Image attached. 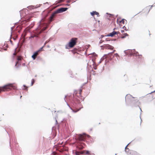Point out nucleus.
<instances>
[{"label": "nucleus", "mask_w": 155, "mask_h": 155, "mask_svg": "<svg viewBox=\"0 0 155 155\" xmlns=\"http://www.w3.org/2000/svg\"><path fill=\"white\" fill-rule=\"evenodd\" d=\"M67 97V96H65V98H66Z\"/></svg>", "instance_id": "e433bc0d"}, {"label": "nucleus", "mask_w": 155, "mask_h": 155, "mask_svg": "<svg viewBox=\"0 0 155 155\" xmlns=\"http://www.w3.org/2000/svg\"><path fill=\"white\" fill-rule=\"evenodd\" d=\"M104 47L105 48L107 49L112 50L114 48L113 46L108 44L105 45Z\"/></svg>", "instance_id": "9d476101"}, {"label": "nucleus", "mask_w": 155, "mask_h": 155, "mask_svg": "<svg viewBox=\"0 0 155 155\" xmlns=\"http://www.w3.org/2000/svg\"><path fill=\"white\" fill-rule=\"evenodd\" d=\"M48 41H46L45 43V45L48 43Z\"/></svg>", "instance_id": "2f4dec72"}, {"label": "nucleus", "mask_w": 155, "mask_h": 155, "mask_svg": "<svg viewBox=\"0 0 155 155\" xmlns=\"http://www.w3.org/2000/svg\"><path fill=\"white\" fill-rule=\"evenodd\" d=\"M90 137V136L89 135H86L85 134H82L78 135L76 137V138L77 140L80 141H84L87 137Z\"/></svg>", "instance_id": "20e7f679"}, {"label": "nucleus", "mask_w": 155, "mask_h": 155, "mask_svg": "<svg viewBox=\"0 0 155 155\" xmlns=\"http://www.w3.org/2000/svg\"><path fill=\"white\" fill-rule=\"evenodd\" d=\"M35 82V80H34V79H32L31 81V86H32L33 85V84H34Z\"/></svg>", "instance_id": "6ab92c4d"}, {"label": "nucleus", "mask_w": 155, "mask_h": 155, "mask_svg": "<svg viewBox=\"0 0 155 155\" xmlns=\"http://www.w3.org/2000/svg\"><path fill=\"white\" fill-rule=\"evenodd\" d=\"M22 58L21 56H18L17 58V60L18 61H20L21 60Z\"/></svg>", "instance_id": "412c9836"}, {"label": "nucleus", "mask_w": 155, "mask_h": 155, "mask_svg": "<svg viewBox=\"0 0 155 155\" xmlns=\"http://www.w3.org/2000/svg\"><path fill=\"white\" fill-rule=\"evenodd\" d=\"M80 154H83L85 153V151H83L80 152Z\"/></svg>", "instance_id": "5701e85b"}, {"label": "nucleus", "mask_w": 155, "mask_h": 155, "mask_svg": "<svg viewBox=\"0 0 155 155\" xmlns=\"http://www.w3.org/2000/svg\"><path fill=\"white\" fill-rule=\"evenodd\" d=\"M76 50H77L76 49H74V50H72L73 52L74 53L76 52Z\"/></svg>", "instance_id": "393cba45"}, {"label": "nucleus", "mask_w": 155, "mask_h": 155, "mask_svg": "<svg viewBox=\"0 0 155 155\" xmlns=\"http://www.w3.org/2000/svg\"><path fill=\"white\" fill-rule=\"evenodd\" d=\"M114 56H116V57H119L118 54L117 53L115 54H114Z\"/></svg>", "instance_id": "a878e982"}, {"label": "nucleus", "mask_w": 155, "mask_h": 155, "mask_svg": "<svg viewBox=\"0 0 155 155\" xmlns=\"http://www.w3.org/2000/svg\"><path fill=\"white\" fill-rule=\"evenodd\" d=\"M116 34H117V35H118V34L120 35V33L119 31H117V32L116 31Z\"/></svg>", "instance_id": "bb28decb"}, {"label": "nucleus", "mask_w": 155, "mask_h": 155, "mask_svg": "<svg viewBox=\"0 0 155 155\" xmlns=\"http://www.w3.org/2000/svg\"><path fill=\"white\" fill-rule=\"evenodd\" d=\"M12 89H15V86L12 84H8L3 86L0 87V94L2 92L8 91Z\"/></svg>", "instance_id": "f03ea898"}, {"label": "nucleus", "mask_w": 155, "mask_h": 155, "mask_svg": "<svg viewBox=\"0 0 155 155\" xmlns=\"http://www.w3.org/2000/svg\"><path fill=\"white\" fill-rule=\"evenodd\" d=\"M32 38H33L34 37V36H32L31 37Z\"/></svg>", "instance_id": "c9c22d12"}, {"label": "nucleus", "mask_w": 155, "mask_h": 155, "mask_svg": "<svg viewBox=\"0 0 155 155\" xmlns=\"http://www.w3.org/2000/svg\"><path fill=\"white\" fill-rule=\"evenodd\" d=\"M45 17L43 18L40 22L39 26L38 28V29H40L41 27L43 26V27L41 29L39 33H41L43 31H45L48 28V24L45 23Z\"/></svg>", "instance_id": "7ed1b4c3"}, {"label": "nucleus", "mask_w": 155, "mask_h": 155, "mask_svg": "<svg viewBox=\"0 0 155 155\" xmlns=\"http://www.w3.org/2000/svg\"><path fill=\"white\" fill-rule=\"evenodd\" d=\"M24 87H26V86H25V85H24Z\"/></svg>", "instance_id": "f704fd0d"}, {"label": "nucleus", "mask_w": 155, "mask_h": 155, "mask_svg": "<svg viewBox=\"0 0 155 155\" xmlns=\"http://www.w3.org/2000/svg\"><path fill=\"white\" fill-rule=\"evenodd\" d=\"M83 145H84V146L85 145V144L84 143H83L80 142L79 143L78 146V148L80 150L84 148V147L83 146Z\"/></svg>", "instance_id": "9b49d317"}, {"label": "nucleus", "mask_w": 155, "mask_h": 155, "mask_svg": "<svg viewBox=\"0 0 155 155\" xmlns=\"http://www.w3.org/2000/svg\"><path fill=\"white\" fill-rule=\"evenodd\" d=\"M125 101L132 106H135L139 102L137 98L133 97L132 95L129 94L126 95Z\"/></svg>", "instance_id": "f257e3e1"}, {"label": "nucleus", "mask_w": 155, "mask_h": 155, "mask_svg": "<svg viewBox=\"0 0 155 155\" xmlns=\"http://www.w3.org/2000/svg\"><path fill=\"white\" fill-rule=\"evenodd\" d=\"M128 35L127 33H124L123 35L121 36V38H124L126 37L127 36H128Z\"/></svg>", "instance_id": "dca6fc26"}, {"label": "nucleus", "mask_w": 155, "mask_h": 155, "mask_svg": "<svg viewBox=\"0 0 155 155\" xmlns=\"http://www.w3.org/2000/svg\"><path fill=\"white\" fill-rule=\"evenodd\" d=\"M82 90H83V87H81L79 90L78 94H79V96H81V92H82Z\"/></svg>", "instance_id": "f3484780"}, {"label": "nucleus", "mask_w": 155, "mask_h": 155, "mask_svg": "<svg viewBox=\"0 0 155 155\" xmlns=\"http://www.w3.org/2000/svg\"><path fill=\"white\" fill-rule=\"evenodd\" d=\"M24 34V36H25L26 35V32H25Z\"/></svg>", "instance_id": "7c9ffc66"}, {"label": "nucleus", "mask_w": 155, "mask_h": 155, "mask_svg": "<svg viewBox=\"0 0 155 155\" xmlns=\"http://www.w3.org/2000/svg\"><path fill=\"white\" fill-rule=\"evenodd\" d=\"M64 0H58V1H57V3H61L62 2L64 1Z\"/></svg>", "instance_id": "4be33fe9"}, {"label": "nucleus", "mask_w": 155, "mask_h": 155, "mask_svg": "<svg viewBox=\"0 0 155 155\" xmlns=\"http://www.w3.org/2000/svg\"><path fill=\"white\" fill-rule=\"evenodd\" d=\"M53 154L54 155H56V153L54 152H53Z\"/></svg>", "instance_id": "cd10ccee"}, {"label": "nucleus", "mask_w": 155, "mask_h": 155, "mask_svg": "<svg viewBox=\"0 0 155 155\" xmlns=\"http://www.w3.org/2000/svg\"><path fill=\"white\" fill-rule=\"evenodd\" d=\"M43 47H42L39 50H38L36 52H35L33 54L32 56V58L34 59L35 60L37 56V55L41 51Z\"/></svg>", "instance_id": "0eeeda50"}, {"label": "nucleus", "mask_w": 155, "mask_h": 155, "mask_svg": "<svg viewBox=\"0 0 155 155\" xmlns=\"http://www.w3.org/2000/svg\"><path fill=\"white\" fill-rule=\"evenodd\" d=\"M85 153L87 154L90 155V152L88 151H85Z\"/></svg>", "instance_id": "a211bd4d"}, {"label": "nucleus", "mask_w": 155, "mask_h": 155, "mask_svg": "<svg viewBox=\"0 0 155 155\" xmlns=\"http://www.w3.org/2000/svg\"><path fill=\"white\" fill-rule=\"evenodd\" d=\"M150 11V8L149 7H146L144 8L142 11L140 12V13L141 15H147Z\"/></svg>", "instance_id": "423d86ee"}, {"label": "nucleus", "mask_w": 155, "mask_h": 155, "mask_svg": "<svg viewBox=\"0 0 155 155\" xmlns=\"http://www.w3.org/2000/svg\"><path fill=\"white\" fill-rule=\"evenodd\" d=\"M116 34V31H114L113 32L109 34L108 36L111 37L115 35Z\"/></svg>", "instance_id": "ddd939ff"}, {"label": "nucleus", "mask_w": 155, "mask_h": 155, "mask_svg": "<svg viewBox=\"0 0 155 155\" xmlns=\"http://www.w3.org/2000/svg\"><path fill=\"white\" fill-rule=\"evenodd\" d=\"M91 14L92 16H93V15H99V14L98 12H97L96 11H94L92 12H91Z\"/></svg>", "instance_id": "2eb2a0df"}, {"label": "nucleus", "mask_w": 155, "mask_h": 155, "mask_svg": "<svg viewBox=\"0 0 155 155\" xmlns=\"http://www.w3.org/2000/svg\"><path fill=\"white\" fill-rule=\"evenodd\" d=\"M18 63V61H17L16 62V64L15 65V66H16L17 65V64Z\"/></svg>", "instance_id": "473e14b6"}, {"label": "nucleus", "mask_w": 155, "mask_h": 155, "mask_svg": "<svg viewBox=\"0 0 155 155\" xmlns=\"http://www.w3.org/2000/svg\"><path fill=\"white\" fill-rule=\"evenodd\" d=\"M13 54L14 55H15L16 54V53L15 52Z\"/></svg>", "instance_id": "c85d7f7f"}, {"label": "nucleus", "mask_w": 155, "mask_h": 155, "mask_svg": "<svg viewBox=\"0 0 155 155\" xmlns=\"http://www.w3.org/2000/svg\"><path fill=\"white\" fill-rule=\"evenodd\" d=\"M121 32L122 33H123L124 32V30H121Z\"/></svg>", "instance_id": "c756f323"}, {"label": "nucleus", "mask_w": 155, "mask_h": 155, "mask_svg": "<svg viewBox=\"0 0 155 155\" xmlns=\"http://www.w3.org/2000/svg\"><path fill=\"white\" fill-rule=\"evenodd\" d=\"M67 9V8H61L56 10L55 12L56 14L59 13L66 11Z\"/></svg>", "instance_id": "6e6552de"}, {"label": "nucleus", "mask_w": 155, "mask_h": 155, "mask_svg": "<svg viewBox=\"0 0 155 155\" xmlns=\"http://www.w3.org/2000/svg\"><path fill=\"white\" fill-rule=\"evenodd\" d=\"M149 97H152V99L155 98V93L154 92H153L152 94H150L149 95Z\"/></svg>", "instance_id": "4468645a"}, {"label": "nucleus", "mask_w": 155, "mask_h": 155, "mask_svg": "<svg viewBox=\"0 0 155 155\" xmlns=\"http://www.w3.org/2000/svg\"><path fill=\"white\" fill-rule=\"evenodd\" d=\"M115 50H114L113 52H111L108 53L107 54H105L103 56V58H106L108 57V56H110L111 55H112V54L114 53V52L115 51Z\"/></svg>", "instance_id": "f8f14e48"}, {"label": "nucleus", "mask_w": 155, "mask_h": 155, "mask_svg": "<svg viewBox=\"0 0 155 155\" xmlns=\"http://www.w3.org/2000/svg\"><path fill=\"white\" fill-rule=\"evenodd\" d=\"M56 14H57L55 13V12L51 14V16L49 18L48 25L50 24L51 21H53L54 18L55 17Z\"/></svg>", "instance_id": "1a4fd4ad"}, {"label": "nucleus", "mask_w": 155, "mask_h": 155, "mask_svg": "<svg viewBox=\"0 0 155 155\" xmlns=\"http://www.w3.org/2000/svg\"><path fill=\"white\" fill-rule=\"evenodd\" d=\"M79 110H78H78L77 111H74V112H77V111H79Z\"/></svg>", "instance_id": "72a5a7b5"}, {"label": "nucleus", "mask_w": 155, "mask_h": 155, "mask_svg": "<svg viewBox=\"0 0 155 155\" xmlns=\"http://www.w3.org/2000/svg\"><path fill=\"white\" fill-rule=\"evenodd\" d=\"M78 38H72L70 40L68 43V47L71 48L74 47L77 43V41Z\"/></svg>", "instance_id": "39448f33"}, {"label": "nucleus", "mask_w": 155, "mask_h": 155, "mask_svg": "<svg viewBox=\"0 0 155 155\" xmlns=\"http://www.w3.org/2000/svg\"><path fill=\"white\" fill-rule=\"evenodd\" d=\"M125 20L124 19H122L121 21H120V22L121 23L124 24Z\"/></svg>", "instance_id": "aec40b11"}, {"label": "nucleus", "mask_w": 155, "mask_h": 155, "mask_svg": "<svg viewBox=\"0 0 155 155\" xmlns=\"http://www.w3.org/2000/svg\"><path fill=\"white\" fill-rule=\"evenodd\" d=\"M80 154V153L79 152L77 151L76 152V155H79Z\"/></svg>", "instance_id": "b1692460"}]
</instances>
